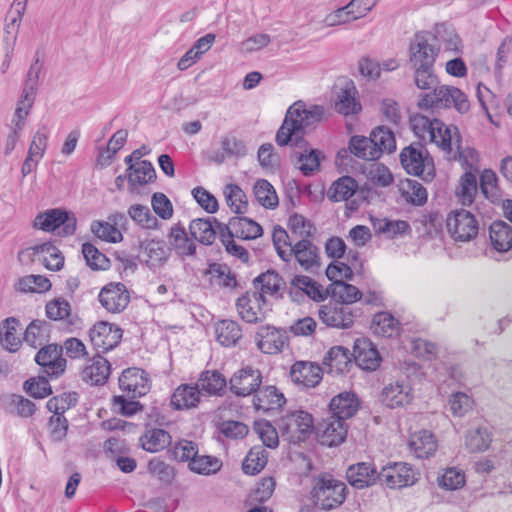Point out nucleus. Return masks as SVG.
<instances>
[{
    "instance_id": "nucleus-1",
    "label": "nucleus",
    "mask_w": 512,
    "mask_h": 512,
    "mask_svg": "<svg viewBox=\"0 0 512 512\" xmlns=\"http://www.w3.org/2000/svg\"><path fill=\"white\" fill-rule=\"evenodd\" d=\"M325 114L321 105L306 104L298 100L287 110L282 125L278 129L275 141L278 146H292L300 149L291 154L292 161L298 164V169L304 176H312L320 168V152L309 147L305 139L306 130L320 122Z\"/></svg>"
},
{
    "instance_id": "nucleus-2",
    "label": "nucleus",
    "mask_w": 512,
    "mask_h": 512,
    "mask_svg": "<svg viewBox=\"0 0 512 512\" xmlns=\"http://www.w3.org/2000/svg\"><path fill=\"white\" fill-rule=\"evenodd\" d=\"M417 107L425 111L454 108L458 113L466 114L470 110V102L462 90L439 81L432 89L419 94Z\"/></svg>"
},
{
    "instance_id": "nucleus-3",
    "label": "nucleus",
    "mask_w": 512,
    "mask_h": 512,
    "mask_svg": "<svg viewBox=\"0 0 512 512\" xmlns=\"http://www.w3.org/2000/svg\"><path fill=\"white\" fill-rule=\"evenodd\" d=\"M276 424L282 439L290 444L305 441L314 428L312 415L304 410L287 412L276 421Z\"/></svg>"
},
{
    "instance_id": "nucleus-4",
    "label": "nucleus",
    "mask_w": 512,
    "mask_h": 512,
    "mask_svg": "<svg viewBox=\"0 0 512 512\" xmlns=\"http://www.w3.org/2000/svg\"><path fill=\"white\" fill-rule=\"evenodd\" d=\"M440 49V41L436 35L429 31L417 32L409 45L411 69L434 67Z\"/></svg>"
},
{
    "instance_id": "nucleus-5",
    "label": "nucleus",
    "mask_w": 512,
    "mask_h": 512,
    "mask_svg": "<svg viewBox=\"0 0 512 512\" xmlns=\"http://www.w3.org/2000/svg\"><path fill=\"white\" fill-rule=\"evenodd\" d=\"M347 486L329 474L320 475L315 480L313 498L315 504L324 511L339 507L346 499Z\"/></svg>"
},
{
    "instance_id": "nucleus-6",
    "label": "nucleus",
    "mask_w": 512,
    "mask_h": 512,
    "mask_svg": "<svg viewBox=\"0 0 512 512\" xmlns=\"http://www.w3.org/2000/svg\"><path fill=\"white\" fill-rule=\"evenodd\" d=\"M33 227L44 232L58 230V236L69 237L76 232L77 218L74 213L63 208L47 209L35 217Z\"/></svg>"
},
{
    "instance_id": "nucleus-7",
    "label": "nucleus",
    "mask_w": 512,
    "mask_h": 512,
    "mask_svg": "<svg viewBox=\"0 0 512 512\" xmlns=\"http://www.w3.org/2000/svg\"><path fill=\"white\" fill-rule=\"evenodd\" d=\"M363 311L360 308L344 305L338 301L322 305L318 310V318L325 327L347 329L351 327L356 318H360Z\"/></svg>"
},
{
    "instance_id": "nucleus-8",
    "label": "nucleus",
    "mask_w": 512,
    "mask_h": 512,
    "mask_svg": "<svg viewBox=\"0 0 512 512\" xmlns=\"http://www.w3.org/2000/svg\"><path fill=\"white\" fill-rule=\"evenodd\" d=\"M41 372L51 379H57L64 374L67 360L63 357V347L51 343L41 347L34 358Z\"/></svg>"
},
{
    "instance_id": "nucleus-9",
    "label": "nucleus",
    "mask_w": 512,
    "mask_h": 512,
    "mask_svg": "<svg viewBox=\"0 0 512 512\" xmlns=\"http://www.w3.org/2000/svg\"><path fill=\"white\" fill-rule=\"evenodd\" d=\"M446 225L455 241L468 242L478 234L479 227L475 216L464 209L450 213Z\"/></svg>"
},
{
    "instance_id": "nucleus-10",
    "label": "nucleus",
    "mask_w": 512,
    "mask_h": 512,
    "mask_svg": "<svg viewBox=\"0 0 512 512\" xmlns=\"http://www.w3.org/2000/svg\"><path fill=\"white\" fill-rule=\"evenodd\" d=\"M235 306L239 317L249 324L264 322L272 311L271 304H264L250 291L238 297Z\"/></svg>"
},
{
    "instance_id": "nucleus-11",
    "label": "nucleus",
    "mask_w": 512,
    "mask_h": 512,
    "mask_svg": "<svg viewBox=\"0 0 512 512\" xmlns=\"http://www.w3.org/2000/svg\"><path fill=\"white\" fill-rule=\"evenodd\" d=\"M262 384V373L252 366L238 369L229 379V389L238 397L255 395Z\"/></svg>"
},
{
    "instance_id": "nucleus-12",
    "label": "nucleus",
    "mask_w": 512,
    "mask_h": 512,
    "mask_svg": "<svg viewBox=\"0 0 512 512\" xmlns=\"http://www.w3.org/2000/svg\"><path fill=\"white\" fill-rule=\"evenodd\" d=\"M254 290L251 291L254 296L261 299L264 304H270L267 296L276 300L282 299L285 290V281L282 276L274 270H267L259 274L253 280Z\"/></svg>"
},
{
    "instance_id": "nucleus-13",
    "label": "nucleus",
    "mask_w": 512,
    "mask_h": 512,
    "mask_svg": "<svg viewBox=\"0 0 512 512\" xmlns=\"http://www.w3.org/2000/svg\"><path fill=\"white\" fill-rule=\"evenodd\" d=\"M379 476V483L391 489L411 486L416 481L412 466L405 462H389Z\"/></svg>"
},
{
    "instance_id": "nucleus-14",
    "label": "nucleus",
    "mask_w": 512,
    "mask_h": 512,
    "mask_svg": "<svg viewBox=\"0 0 512 512\" xmlns=\"http://www.w3.org/2000/svg\"><path fill=\"white\" fill-rule=\"evenodd\" d=\"M215 221L218 231L226 233L228 238H240L242 240H251L260 237L263 233L262 227L254 220L247 217L235 216L230 218L228 224Z\"/></svg>"
},
{
    "instance_id": "nucleus-15",
    "label": "nucleus",
    "mask_w": 512,
    "mask_h": 512,
    "mask_svg": "<svg viewBox=\"0 0 512 512\" xmlns=\"http://www.w3.org/2000/svg\"><path fill=\"white\" fill-rule=\"evenodd\" d=\"M89 338L98 352H107L120 343L122 330L115 324L100 321L90 328Z\"/></svg>"
},
{
    "instance_id": "nucleus-16",
    "label": "nucleus",
    "mask_w": 512,
    "mask_h": 512,
    "mask_svg": "<svg viewBox=\"0 0 512 512\" xmlns=\"http://www.w3.org/2000/svg\"><path fill=\"white\" fill-rule=\"evenodd\" d=\"M119 388L132 399L144 396L150 389L149 376L141 368H127L119 377Z\"/></svg>"
},
{
    "instance_id": "nucleus-17",
    "label": "nucleus",
    "mask_w": 512,
    "mask_h": 512,
    "mask_svg": "<svg viewBox=\"0 0 512 512\" xmlns=\"http://www.w3.org/2000/svg\"><path fill=\"white\" fill-rule=\"evenodd\" d=\"M98 300L108 312L120 313L128 306L130 294L123 283L110 282L100 290Z\"/></svg>"
},
{
    "instance_id": "nucleus-18",
    "label": "nucleus",
    "mask_w": 512,
    "mask_h": 512,
    "mask_svg": "<svg viewBox=\"0 0 512 512\" xmlns=\"http://www.w3.org/2000/svg\"><path fill=\"white\" fill-rule=\"evenodd\" d=\"M400 162L410 175L421 177L425 181H431L435 176L433 165L430 167L426 163L422 151L413 146L405 147L401 151Z\"/></svg>"
},
{
    "instance_id": "nucleus-19",
    "label": "nucleus",
    "mask_w": 512,
    "mask_h": 512,
    "mask_svg": "<svg viewBox=\"0 0 512 512\" xmlns=\"http://www.w3.org/2000/svg\"><path fill=\"white\" fill-rule=\"evenodd\" d=\"M348 426L346 421L329 416L323 419L316 427V434L322 445L333 447L343 443L347 437Z\"/></svg>"
},
{
    "instance_id": "nucleus-20",
    "label": "nucleus",
    "mask_w": 512,
    "mask_h": 512,
    "mask_svg": "<svg viewBox=\"0 0 512 512\" xmlns=\"http://www.w3.org/2000/svg\"><path fill=\"white\" fill-rule=\"evenodd\" d=\"M287 340L286 331L272 325L260 326L255 334L257 347L265 354L281 352Z\"/></svg>"
},
{
    "instance_id": "nucleus-21",
    "label": "nucleus",
    "mask_w": 512,
    "mask_h": 512,
    "mask_svg": "<svg viewBox=\"0 0 512 512\" xmlns=\"http://www.w3.org/2000/svg\"><path fill=\"white\" fill-rule=\"evenodd\" d=\"M352 356L356 364L366 371H375L382 361L378 349L367 337L355 339Z\"/></svg>"
},
{
    "instance_id": "nucleus-22",
    "label": "nucleus",
    "mask_w": 512,
    "mask_h": 512,
    "mask_svg": "<svg viewBox=\"0 0 512 512\" xmlns=\"http://www.w3.org/2000/svg\"><path fill=\"white\" fill-rule=\"evenodd\" d=\"M413 397L412 388L408 382L396 381L382 389L379 400L387 408L396 409L409 405Z\"/></svg>"
},
{
    "instance_id": "nucleus-23",
    "label": "nucleus",
    "mask_w": 512,
    "mask_h": 512,
    "mask_svg": "<svg viewBox=\"0 0 512 512\" xmlns=\"http://www.w3.org/2000/svg\"><path fill=\"white\" fill-rule=\"evenodd\" d=\"M291 258L295 257L297 263L308 272L320 268L321 261L318 247L308 238L297 241L290 249Z\"/></svg>"
},
{
    "instance_id": "nucleus-24",
    "label": "nucleus",
    "mask_w": 512,
    "mask_h": 512,
    "mask_svg": "<svg viewBox=\"0 0 512 512\" xmlns=\"http://www.w3.org/2000/svg\"><path fill=\"white\" fill-rule=\"evenodd\" d=\"M141 261L150 269L164 265L169 257V248L162 240L145 239L139 242Z\"/></svg>"
},
{
    "instance_id": "nucleus-25",
    "label": "nucleus",
    "mask_w": 512,
    "mask_h": 512,
    "mask_svg": "<svg viewBox=\"0 0 512 512\" xmlns=\"http://www.w3.org/2000/svg\"><path fill=\"white\" fill-rule=\"evenodd\" d=\"M291 380L302 388H314L322 379V369L318 364L297 361L290 369Z\"/></svg>"
},
{
    "instance_id": "nucleus-26",
    "label": "nucleus",
    "mask_w": 512,
    "mask_h": 512,
    "mask_svg": "<svg viewBox=\"0 0 512 512\" xmlns=\"http://www.w3.org/2000/svg\"><path fill=\"white\" fill-rule=\"evenodd\" d=\"M379 477L376 467L369 462L352 464L346 471L349 484L356 489H363L376 484L379 482Z\"/></svg>"
},
{
    "instance_id": "nucleus-27",
    "label": "nucleus",
    "mask_w": 512,
    "mask_h": 512,
    "mask_svg": "<svg viewBox=\"0 0 512 512\" xmlns=\"http://www.w3.org/2000/svg\"><path fill=\"white\" fill-rule=\"evenodd\" d=\"M350 154L363 160H376L375 155H378V150L373 148L371 139L369 137L354 135L350 138L348 149H341L337 153V160L344 163V160L350 157Z\"/></svg>"
},
{
    "instance_id": "nucleus-28",
    "label": "nucleus",
    "mask_w": 512,
    "mask_h": 512,
    "mask_svg": "<svg viewBox=\"0 0 512 512\" xmlns=\"http://www.w3.org/2000/svg\"><path fill=\"white\" fill-rule=\"evenodd\" d=\"M360 407L357 395L353 392H342L334 396L329 404L331 416L346 421L353 417Z\"/></svg>"
},
{
    "instance_id": "nucleus-29",
    "label": "nucleus",
    "mask_w": 512,
    "mask_h": 512,
    "mask_svg": "<svg viewBox=\"0 0 512 512\" xmlns=\"http://www.w3.org/2000/svg\"><path fill=\"white\" fill-rule=\"evenodd\" d=\"M199 385L181 384L171 395L170 404L174 410H188L198 406L201 400Z\"/></svg>"
},
{
    "instance_id": "nucleus-30",
    "label": "nucleus",
    "mask_w": 512,
    "mask_h": 512,
    "mask_svg": "<svg viewBox=\"0 0 512 512\" xmlns=\"http://www.w3.org/2000/svg\"><path fill=\"white\" fill-rule=\"evenodd\" d=\"M168 243L169 249L174 250L182 258L196 254V244L188 237L186 229L181 223H177L170 228Z\"/></svg>"
},
{
    "instance_id": "nucleus-31",
    "label": "nucleus",
    "mask_w": 512,
    "mask_h": 512,
    "mask_svg": "<svg viewBox=\"0 0 512 512\" xmlns=\"http://www.w3.org/2000/svg\"><path fill=\"white\" fill-rule=\"evenodd\" d=\"M46 315L51 320L62 321L68 330L77 327L79 322V318L71 313L70 303L64 298H56L48 302Z\"/></svg>"
},
{
    "instance_id": "nucleus-32",
    "label": "nucleus",
    "mask_w": 512,
    "mask_h": 512,
    "mask_svg": "<svg viewBox=\"0 0 512 512\" xmlns=\"http://www.w3.org/2000/svg\"><path fill=\"white\" fill-rule=\"evenodd\" d=\"M111 372L109 361L100 356H94L92 363L85 366L81 372V377L86 383L91 385H103L106 383Z\"/></svg>"
},
{
    "instance_id": "nucleus-33",
    "label": "nucleus",
    "mask_w": 512,
    "mask_h": 512,
    "mask_svg": "<svg viewBox=\"0 0 512 512\" xmlns=\"http://www.w3.org/2000/svg\"><path fill=\"white\" fill-rule=\"evenodd\" d=\"M197 384L201 393L204 392L209 396H222L225 394L229 382L218 370H205L201 372Z\"/></svg>"
},
{
    "instance_id": "nucleus-34",
    "label": "nucleus",
    "mask_w": 512,
    "mask_h": 512,
    "mask_svg": "<svg viewBox=\"0 0 512 512\" xmlns=\"http://www.w3.org/2000/svg\"><path fill=\"white\" fill-rule=\"evenodd\" d=\"M489 238L493 249L507 252L512 248V227L502 220L494 221L489 227Z\"/></svg>"
},
{
    "instance_id": "nucleus-35",
    "label": "nucleus",
    "mask_w": 512,
    "mask_h": 512,
    "mask_svg": "<svg viewBox=\"0 0 512 512\" xmlns=\"http://www.w3.org/2000/svg\"><path fill=\"white\" fill-rule=\"evenodd\" d=\"M286 402L284 395L275 386L259 388L253 398L257 410L270 411L282 407Z\"/></svg>"
},
{
    "instance_id": "nucleus-36",
    "label": "nucleus",
    "mask_w": 512,
    "mask_h": 512,
    "mask_svg": "<svg viewBox=\"0 0 512 512\" xmlns=\"http://www.w3.org/2000/svg\"><path fill=\"white\" fill-rule=\"evenodd\" d=\"M376 234L385 235L387 238H395L399 235L411 232L410 224L405 220H389L387 218H370Z\"/></svg>"
},
{
    "instance_id": "nucleus-37",
    "label": "nucleus",
    "mask_w": 512,
    "mask_h": 512,
    "mask_svg": "<svg viewBox=\"0 0 512 512\" xmlns=\"http://www.w3.org/2000/svg\"><path fill=\"white\" fill-rule=\"evenodd\" d=\"M214 217L193 219L189 224L191 236L203 245H211L216 238Z\"/></svg>"
},
{
    "instance_id": "nucleus-38",
    "label": "nucleus",
    "mask_w": 512,
    "mask_h": 512,
    "mask_svg": "<svg viewBox=\"0 0 512 512\" xmlns=\"http://www.w3.org/2000/svg\"><path fill=\"white\" fill-rule=\"evenodd\" d=\"M356 95L357 90L354 83L347 82L338 94V101L335 103L336 111L345 116L360 112L362 107Z\"/></svg>"
},
{
    "instance_id": "nucleus-39",
    "label": "nucleus",
    "mask_w": 512,
    "mask_h": 512,
    "mask_svg": "<svg viewBox=\"0 0 512 512\" xmlns=\"http://www.w3.org/2000/svg\"><path fill=\"white\" fill-rule=\"evenodd\" d=\"M352 353L343 346L331 347L323 359V364L329 367L330 373L343 374L351 364Z\"/></svg>"
},
{
    "instance_id": "nucleus-40",
    "label": "nucleus",
    "mask_w": 512,
    "mask_h": 512,
    "mask_svg": "<svg viewBox=\"0 0 512 512\" xmlns=\"http://www.w3.org/2000/svg\"><path fill=\"white\" fill-rule=\"evenodd\" d=\"M141 447L150 453H156L171 444V435L164 429L151 428L139 438Z\"/></svg>"
},
{
    "instance_id": "nucleus-41",
    "label": "nucleus",
    "mask_w": 512,
    "mask_h": 512,
    "mask_svg": "<svg viewBox=\"0 0 512 512\" xmlns=\"http://www.w3.org/2000/svg\"><path fill=\"white\" fill-rule=\"evenodd\" d=\"M215 334L222 346L232 347L242 338V329L237 321L224 319L216 323Z\"/></svg>"
},
{
    "instance_id": "nucleus-42",
    "label": "nucleus",
    "mask_w": 512,
    "mask_h": 512,
    "mask_svg": "<svg viewBox=\"0 0 512 512\" xmlns=\"http://www.w3.org/2000/svg\"><path fill=\"white\" fill-rule=\"evenodd\" d=\"M156 178L155 168L149 160L137 162V166L130 173H127V181L131 191L135 190L138 186L155 182Z\"/></svg>"
},
{
    "instance_id": "nucleus-43",
    "label": "nucleus",
    "mask_w": 512,
    "mask_h": 512,
    "mask_svg": "<svg viewBox=\"0 0 512 512\" xmlns=\"http://www.w3.org/2000/svg\"><path fill=\"white\" fill-rule=\"evenodd\" d=\"M327 293L334 301L348 306L362 299V292L356 286L344 281H334L327 289Z\"/></svg>"
},
{
    "instance_id": "nucleus-44",
    "label": "nucleus",
    "mask_w": 512,
    "mask_h": 512,
    "mask_svg": "<svg viewBox=\"0 0 512 512\" xmlns=\"http://www.w3.org/2000/svg\"><path fill=\"white\" fill-rule=\"evenodd\" d=\"M369 138L371 139L372 146L378 150V155H375L376 160L386 152L388 154L396 150V140L394 133L387 127L379 126L372 130Z\"/></svg>"
},
{
    "instance_id": "nucleus-45",
    "label": "nucleus",
    "mask_w": 512,
    "mask_h": 512,
    "mask_svg": "<svg viewBox=\"0 0 512 512\" xmlns=\"http://www.w3.org/2000/svg\"><path fill=\"white\" fill-rule=\"evenodd\" d=\"M410 448L417 458L426 459L436 451L437 441L430 431L422 430L412 437Z\"/></svg>"
},
{
    "instance_id": "nucleus-46",
    "label": "nucleus",
    "mask_w": 512,
    "mask_h": 512,
    "mask_svg": "<svg viewBox=\"0 0 512 512\" xmlns=\"http://www.w3.org/2000/svg\"><path fill=\"white\" fill-rule=\"evenodd\" d=\"M358 189L357 181L351 176H342L333 182L328 198L333 202L347 201Z\"/></svg>"
},
{
    "instance_id": "nucleus-47",
    "label": "nucleus",
    "mask_w": 512,
    "mask_h": 512,
    "mask_svg": "<svg viewBox=\"0 0 512 512\" xmlns=\"http://www.w3.org/2000/svg\"><path fill=\"white\" fill-rule=\"evenodd\" d=\"M222 466L223 462L220 458L199 453L192 459V462L188 463L191 472L205 476L215 475L221 470Z\"/></svg>"
},
{
    "instance_id": "nucleus-48",
    "label": "nucleus",
    "mask_w": 512,
    "mask_h": 512,
    "mask_svg": "<svg viewBox=\"0 0 512 512\" xmlns=\"http://www.w3.org/2000/svg\"><path fill=\"white\" fill-rule=\"evenodd\" d=\"M399 321L389 312H378L373 316L372 329L379 336L391 338L399 333Z\"/></svg>"
},
{
    "instance_id": "nucleus-49",
    "label": "nucleus",
    "mask_w": 512,
    "mask_h": 512,
    "mask_svg": "<svg viewBox=\"0 0 512 512\" xmlns=\"http://www.w3.org/2000/svg\"><path fill=\"white\" fill-rule=\"evenodd\" d=\"M492 441L491 434L486 427L471 428L465 436V446L471 453L487 450Z\"/></svg>"
},
{
    "instance_id": "nucleus-50",
    "label": "nucleus",
    "mask_w": 512,
    "mask_h": 512,
    "mask_svg": "<svg viewBox=\"0 0 512 512\" xmlns=\"http://www.w3.org/2000/svg\"><path fill=\"white\" fill-rule=\"evenodd\" d=\"M19 321L14 317L6 318L0 330V341L4 349L16 352L21 346V339L16 335Z\"/></svg>"
},
{
    "instance_id": "nucleus-51",
    "label": "nucleus",
    "mask_w": 512,
    "mask_h": 512,
    "mask_svg": "<svg viewBox=\"0 0 512 512\" xmlns=\"http://www.w3.org/2000/svg\"><path fill=\"white\" fill-rule=\"evenodd\" d=\"M401 193L406 202L414 206H423L427 202V190L417 180L406 179L402 182Z\"/></svg>"
},
{
    "instance_id": "nucleus-52",
    "label": "nucleus",
    "mask_w": 512,
    "mask_h": 512,
    "mask_svg": "<svg viewBox=\"0 0 512 512\" xmlns=\"http://www.w3.org/2000/svg\"><path fill=\"white\" fill-rule=\"evenodd\" d=\"M40 245H45L49 249H45V252H39L38 263L51 271L61 270L64 266V256L59 248L52 241H47Z\"/></svg>"
},
{
    "instance_id": "nucleus-53",
    "label": "nucleus",
    "mask_w": 512,
    "mask_h": 512,
    "mask_svg": "<svg viewBox=\"0 0 512 512\" xmlns=\"http://www.w3.org/2000/svg\"><path fill=\"white\" fill-rule=\"evenodd\" d=\"M431 142L435 143L445 152L452 150L451 129L444 122L437 118H433V127L429 132Z\"/></svg>"
},
{
    "instance_id": "nucleus-54",
    "label": "nucleus",
    "mask_w": 512,
    "mask_h": 512,
    "mask_svg": "<svg viewBox=\"0 0 512 512\" xmlns=\"http://www.w3.org/2000/svg\"><path fill=\"white\" fill-rule=\"evenodd\" d=\"M254 195L265 208L274 209L278 205V196L274 187L268 180L259 179L254 185Z\"/></svg>"
},
{
    "instance_id": "nucleus-55",
    "label": "nucleus",
    "mask_w": 512,
    "mask_h": 512,
    "mask_svg": "<svg viewBox=\"0 0 512 512\" xmlns=\"http://www.w3.org/2000/svg\"><path fill=\"white\" fill-rule=\"evenodd\" d=\"M23 390L35 399H44L52 394V387L46 375L27 379L23 383Z\"/></svg>"
},
{
    "instance_id": "nucleus-56",
    "label": "nucleus",
    "mask_w": 512,
    "mask_h": 512,
    "mask_svg": "<svg viewBox=\"0 0 512 512\" xmlns=\"http://www.w3.org/2000/svg\"><path fill=\"white\" fill-rule=\"evenodd\" d=\"M226 202L235 214H244L248 209V201L244 191L237 184H228L224 190Z\"/></svg>"
},
{
    "instance_id": "nucleus-57",
    "label": "nucleus",
    "mask_w": 512,
    "mask_h": 512,
    "mask_svg": "<svg viewBox=\"0 0 512 512\" xmlns=\"http://www.w3.org/2000/svg\"><path fill=\"white\" fill-rule=\"evenodd\" d=\"M480 188L482 193L491 202L496 203L501 199V191L498 186V177L491 169H485L480 176Z\"/></svg>"
},
{
    "instance_id": "nucleus-58",
    "label": "nucleus",
    "mask_w": 512,
    "mask_h": 512,
    "mask_svg": "<svg viewBox=\"0 0 512 512\" xmlns=\"http://www.w3.org/2000/svg\"><path fill=\"white\" fill-rule=\"evenodd\" d=\"M254 431L266 447L276 448L278 446L281 436L277 425L273 426L267 420H258L254 422Z\"/></svg>"
},
{
    "instance_id": "nucleus-59",
    "label": "nucleus",
    "mask_w": 512,
    "mask_h": 512,
    "mask_svg": "<svg viewBox=\"0 0 512 512\" xmlns=\"http://www.w3.org/2000/svg\"><path fill=\"white\" fill-rule=\"evenodd\" d=\"M82 254L86 265L92 270H106L110 266V261L106 255L91 243L86 242L82 245Z\"/></svg>"
},
{
    "instance_id": "nucleus-60",
    "label": "nucleus",
    "mask_w": 512,
    "mask_h": 512,
    "mask_svg": "<svg viewBox=\"0 0 512 512\" xmlns=\"http://www.w3.org/2000/svg\"><path fill=\"white\" fill-rule=\"evenodd\" d=\"M49 330V324L46 321H32L24 333V341L33 348L43 344Z\"/></svg>"
},
{
    "instance_id": "nucleus-61",
    "label": "nucleus",
    "mask_w": 512,
    "mask_h": 512,
    "mask_svg": "<svg viewBox=\"0 0 512 512\" xmlns=\"http://www.w3.org/2000/svg\"><path fill=\"white\" fill-rule=\"evenodd\" d=\"M272 241L278 256L284 262L291 261V253L289 249L293 246L290 242V236L287 231L280 225H276L272 233Z\"/></svg>"
},
{
    "instance_id": "nucleus-62",
    "label": "nucleus",
    "mask_w": 512,
    "mask_h": 512,
    "mask_svg": "<svg viewBox=\"0 0 512 512\" xmlns=\"http://www.w3.org/2000/svg\"><path fill=\"white\" fill-rule=\"evenodd\" d=\"M128 215L142 228L155 229L158 225V219L152 215L147 206L141 204L131 205L128 209Z\"/></svg>"
},
{
    "instance_id": "nucleus-63",
    "label": "nucleus",
    "mask_w": 512,
    "mask_h": 512,
    "mask_svg": "<svg viewBox=\"0 0 512 512\" xmlns=\"http://www.w3.org/2000/svg\"><path fill=\"white\" fill-rule=\"evenodd\" d=\"M412 70L414 84L423 92L432 89L440 81L435 67L412 68Z\"/></svg>"
},
{
    "instance_id": "nucleus-64",
    "label": "nucleus",
    "mask_w": 512,
    "mask_h": 512,
    "mask_svg": "<svg viewBox=\"0 0 512 512\" xmlns=\"http://www.w3.org/2000/svg\"><path fill=\"white\" fill-rule=\"evenodd\" d=\"M77 402L78 394L76 392H65L50 398L46 403V407L55 415H63L66 410L75 406Z\"/></svg>"
}]
</instances>
